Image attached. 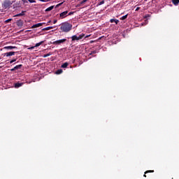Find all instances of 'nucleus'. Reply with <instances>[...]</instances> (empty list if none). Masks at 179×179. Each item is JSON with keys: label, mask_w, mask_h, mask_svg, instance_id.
Segmentation results:
<instances>
[{"label": "nucleus", "mask_w": 179, "mask_h": 179, "mask_svg": "<svg viewBox=\"0 0 179 179\" xmlns=\"http://www.w3.org/2000/svg\"><path fill=\"white\" fill-rule=\"evenodd\" d=\"M43 24H44V23H38V24H34V25L31 27V29H36V28H37V27H41Z\"/></svg>", "instance_id": "423d86ee"}, {"label": "nucleus", "mask_w": 179, "mask_h": 179, "mask_svg": "<svg viewBox=\"0 0 179 179\" xmlns=\"http://www.w3.org/2000/svg\"><path fill=\"white\" fill-rule=\"evenodd\" d=\"M12 71H16V69H15V67L13 69H11Z\"/></svg>", "instance_id": "e433bc0d"}, {"label": "nucleus", "mask_w": 179, "mask_h": 179, "mask_svg": "<svg viewBox=\"0 0 179 179\" xmlns=\"http://www.w3.org/2000/svg\"><path fill=\"white\" fill-rule=\"evenodd\" d=\"M53 28H54V27H48L43 28V29H42V31H47V30H51V29H53Z\"/></svg>", "instance_id": "2eb2a0df"}, {"label": "nucleus", "mask_w": 179, "mask_h": 179, "mask_svg": "<svg viewBox=\"0 0 179 179\" xmlns=\"http://www.w3.org/2000/svg\"><path fill=\"white\" fill-rule=\"evenodd\" d=\"M62 72H64V71L62 69H58L57 71H56V75H61V73H62Z\"/></svg>", "instance_id": "f3484780"}, {"label": "nucleus", "mask_w": 179, "mask_h": 179, "mask_svg": "<svg viewBox=\"0 0 179 179\" xmlns=\"http://www.w3.org/2000/svg\"><path fill=\"white\" fill-rule=\"evenodd\" d=\"M61 19H65L68 16V11H64L59 14Z\"/></svg>", "instance_id": "20e7f679"}, {"label": "nucleus", "mask_w": 179, "mask_h": 179, "mask_svg": "<svg viewBox=\"0 0 179 179\" xmlns=\"http://www.w3.org/2000/svg\"><path fill=\"white\" fill-rule=\"evenodd\" d=\"M54 9V6H51L50 7H48L45 10V12H50V10H52Z\"/></svg>", "instance_id": "ddd939ff"}, {"label": "nucleus", "mask_w": 179, "mask_h": 179, "mask_svg": "<svg viewBox=\"0 0 179 179\" xmlns=\"http://www.w3.org/2000/svg\"><path fill=\"white\" fill-rule=\"evenodd\" d=\"M127 17H128V14L122 16L121 18H120V20H125V19H127Z\"/></svg>", "instance_id": "4be33fe9"}, {"label": "nucleus", "mask_w": 179, "mask_h": 179, "mask_svg": "<svg viewBox=\"0 0 179 179\" xmlns=\"http://www.w3.org/2000/svg\"><path fill=\"white\" fill-rule=\"evenodd\" d=\"M73 15V12H70V13H69V14L67 15V16H71V15Z\"/></svg>", "instance_id": "72a5a7b5"}, {"label": "nucleus", "mask_w": 179, "mask_h": 179, "mask_svg": "<svg viewBox=\"0 0 179 179\" xmlns=\"http://www.w3.org/2000/svg\"><path fill=\"white\" fill-rule=\"evenodd\" d=\"M88 0H83L80 3L81 5H83V3H86V1H87Z\"/></svg>", "instance_id": "c85d7f7f"}, {"label": "nucleus", "mask_w": 179, "mask_h": 179, "mask_svg": "<svg viewBox=\"0 0 179 179\" xmlns=\"http://www.w3.org/2000/svg\"><path fill=\"white\" fill-rule=\"evenodd\" d=\"M9 22H12V18L8 19L5 21V23H9Z\"/></svg>", "instance_id": "bb28decb"}, {"label": "nucleus", "mask_w": 179, "mask_h": 179, "mask_svg": "<svg viewBox=\"0 0 179 179\" xmlns=\"http://www.w3.org/2000/svg\"><path fill=\"white\" fill-rule=\"evenodd\" d=\"M65 41H66V39L63 38V39H60V40H57V41L51 42V44H53L54 45H59V44H64V43H65Z\"/></svg>", "instance_id": "7ed1b4c3"}, {"label": "nucleus", "mask_w": 179, "mask_h": 179, "mask_svg": "<svg viewBox=\"0 0 179 179\" xmlns=\"http://www.w3.org/2000/svg\"><path fill=\"white\" fill-rule=\"evenodd\" d=\"M21 86H23V83H16L15 84V89H17V88H19V87H21Z\"/></svg>", "instance_id": "9d476101"}, {"label": "nucleus", "mask_w": 179, "mask_h": 179, "mask_svg": "<svg viewBox=\"0 0 179 179\" xmlns=\"http://www.w3.org/2000/svg\"><path fill=\"white\" fill-rule=\"evenodd\" d=\"M50 55H52V52H49L46 55H43V58H47V57H50Z\"/></svg>", "instance_id": "b1692460"}, {"label": "nucleus", "mask_w": 179, "mask_h": 179, "mask_svg": "<svg viewBox=\"0 0 179 179\" xmlns=\"http://www.w3.org/2000/svg\"><path fill=\"white\" fill-rule=\"evenodd\" d=\"M148 173H155V171L154 170L146 171L145 172V174L143 175V177H146V174H148Z\"/></svg>", "instance_id": "dca6fc26"}, {"label": "nucleus", "mask_w": 179, "mask_h": 179, "mask_svg": "<svg viewBox=\"0 0 179 179\" xmlns=\"http://www.w3.org/2000/svg\"><path fill=\"white\" fill-rule=\"evenodd\" d=\"M148 17H150V15L149 14H147L144 16V19H148Z\"/></svg>", "instance_id": "c756f323"}, {"label": "nucleus", "mask_w": 179, "mask_h": 179, "mask_svg": "<svg viewBox=\"0 0 179 179\" xmlns=\"http://www.w3.org/2000/svg\"><path fill=\"white\" fill-rule=\"evenodd\" d=\"M17 26H18V27H22V26H23V20H17Z\"/></svg>", "instance_id": "0eeeda50"}, {"label": "nucleus", "mask_w": 179, "mask_h": 179, "mask_svg": "<svg viewBox=\"0 0 179 179\" xmlns=\"http://www.w3.org/2000/svg\"><path fill=\"white\" fill-rule=\"evenodd\" d=\"M15 48H17L16 46H6L4 47L5 50H13Z\"/></svg>", "instance_id": "f8f14e48"}, {"label": "nucleus", "mask_w": 179, "mask_h": 179, "mask_svg": "<svg viewBox=\"0 0 179 179\" xmlns=\"http://www.w3.org/2000/svg\"><path fill=\"white\" fill-rule=\"evenodd\" d=\"M0 69H1V66H0Z\"/></svg>", "instance_id": "ea45409f"}, {"label": "nucleus", "mask_w": 179, "mask_h": 179, "mask_svg": "<svg viewBox=\"0 0 179 179\" xmlns=\"http://www.w3.org/2000/svg\"><path fill=\"white\" fill-rule=\"evenodd\" d=\"M60 30L63 33H69L72 30V24L68 22H64L61 24Z\"/></svg>", "instance_id": "f257e3e1"}, {"label": "nucleus", "mask_w": 179, "mask_h": 179, "mask_svg": "<svg viewBox=\"0 0 179 179\" xmlns=\"http://www.w3.org/2000/svg\"><path fill=\"white\" fill-rule=\"evenodd\" d=\"M172 3H173V5H178L179 3V0H172Z\"/></svg>", "instance_id": "a211bd4d"}, {"label": "nucleus", "mask_w": 179, "mask_h": 179, "mask_svg": "<svg viewBox=\"0 0 179 179\" xmlns=\"http://www.w3.org/2000/svg\"><path fill=\"white\" fill-rule=\"evenodd\" d=\"M71 40L72 41H78L79 38H78V36L73 35V36H71Z\"/></svg>", "instance_id": "9b49d317"}, {"label": "nucleus", "mask_w": 179, "mask_h": 179, "mask_svg": "<svg viewBox=\"0 0 179 179\" xmlns=\"http://www.w3.org/2000/svg\"><path fill=\"white\" fill-rule=\"evenodd\" d=\"M83 37H85V34H82L78 36V40H82V38H83Z\"/></svg>", "instance_id": "aec40b11"}, {"label": "nucleus", "mask_w": 179, "mask_h": 179, "mask_svg": "<svg viewBox=\"0 0 179 179\" xmlns=\"http://www.w3.org/2000/svg\"><path fill=\"white\" fill-rule=\"evenodd\" d=\"M13 3L10 1V0H4L3 2L1 3V6L3 9H10V6Z\"/></svg>", "instance_id": "f03ea898"}, {"label": "nucleus", "mask_w": 179, "mask_h": 179, "mask_svg": "<svg viewBox=\"0 0 179 179\" xmlns=\"http://www.w3.org/2000/svg\"><path fill=\"white\" fill-rule=\"evenodd\" d=\"M57 20H55L53 21V24H55V23H57Z\"/></svg>", "instance_id": "c9c22d12"}, {"label": "nucleus", "mask_w": 179, "mask_h": 179, "mask_svg": "<svg viewBox=\"0 0 179 179\" xmlns=\"http://www.w3.org/2000/svg\"><path fill=\"white\" fill-rule=\"evenodd\" d=\"M15 54H16V52H6L4 55L6 57H12V55H15Z\"/></svg>", "instance_id": "39448f33"}, {"label": "nucleus", "mask_w": 179, "mask_h": 179, "mask_svg": "<svg viewBox=\"0 0 179 179\" xmlns=\"http://www.w3.org/2000/svg\"><path fill=\"white\" fill-rule=\"evenodd\" d=\"M30 3H36V0H28Z\"/></svg>", "instance_id": "cd10ccee"}, {"label": "nucleus", "mask_w": 179, "mask_h": 179, "mask_svg": "<svg viewBox=\"0 0 179 179\" xmlns=\"http://www.w3.org/2000/svg\"><path fill=\"white\" fill-rule=\"evenodd\" d=\"M35 48H36V46H32L31 48H29V50H34Z\"/></svg>", "instance_id": "f704fd0d"}, {"label": "nucleus", "mask_w": 179, "mask_h": 179, "mask_svg": "<svg viewBox=\"0 0 179 179\" xmlns=\"http://www.w3.org/2000/svg\"><path fill=\"white\" fill-rule=\"evenodd\" d=\"M62 3H64V2H62L60 3H58L57 6H56V8H58L59 6H61V5H62Z\"/></svg>", "instance_id": "2f4dec72"}, {"label": "nucleus", "mask_w": 179, "mask_h": 179, "mask_svg": "<svg viewBox=\"0 0 179 179\" xmlns=\"http://www.w3.org/2000/svg\"><path fill=\"white\" fill-rule=\"evenodd\" d=\"M13 62H16V59L10 61V64H13Z\"/></svg>", "instance_id": "7c9ffc66"}, {"label": "nucleus", "mask_w": 179, "mask_h": 179, "mask_svg": "<svg viewBox=\"0 0 179 179\" xmlns=\"http://www.w3.org/2000/svg\"><path fill=\"white\" fill-rule=\"evenodd\" d=\"M110 23H115V24H118L120 23V20L117 19H110Z\"/></svg>", "instance_id": "6e6552de"}, {"label": "nucleus", "mask_w": 179, "mask_h": 179, "mask_svg": "<svg viewBox=\"0 0 179 179\" xmlns=\"http://www.w3.org/2000/svg\"><path fill=\"white\" fill-rule=\"evenodd\" d=\"M96 53H97V51L94 50V51H92L91 53H90V55H93V54H96Z\"/></svg>", "instance_id": "393cba45"}, {"label": "nucleus", "mask_w": 179, "mask_h": 179, "mask_svg": "<svg viewBox=\"0 0 179 179\" xmlns=\"http://www.w3.org/2000/svg\"><path fill=\"white\" fill-rule=\"evenodd\" d=\"M48 23H51V21H49Z\"/></svg>", "instance_id": "58836bf2"}, {"label": "nucleus", "mask_w": 179, "mask_h": 179, "mask_svg": "<svg viewBox=\"0 0 179 179\" xmlns=\"http://www.w3.org/2000/svg\"><path fill=\"white\" fill-rule=\"evenodd\" d=\"M13 7L14 8H20V5L19 4V3H15L13 4Z\"/></svg>", "instance_id": "412c9836"}, {"label": "nucleus", "mask_w": 179, "mask_h": 179, "mask_svg": "<svg viewBox=\"0 0 179 179\" xmlns=\"http://www.w3.org/2000/svg\"><path fill=\"white\" fill-rule=\"evenodd\" d=\"M41 2H49L50 0H39Z\"/></svg>", "instance_id": "473e14b6"}, {"label": "nucleus", "mask_w": 179, "mask_h": 179, "mask_svg": "<svg viewBox=\"0 0 179 179\" xmlns=\"http://www.w3.org/2000/svg\"><path fill=\"white\" fill-rule=\"evenodd\" d=\"M87 37H90V35L85 36V38H87Z\"/></svg>", "instance_id": "4c0bfd02"}, {"label": "nucleus", "mask_w": 179, "mask_h": 179, "mask_svg": "<svg viewBox=\"0 0 179 179\" xmlns=\"http://www.w3.org/2000/svg\"><path fill=\"white\" fill-rule=\"evenodd\" d=\"M99 6L100 5H104V0H102L101 1H100L99 3H98Z\"/></svg>", "instance_id": "a878e982"}, {"label": "nucleus", "mask_w": 179, "mask_h": 179, "mask_svg": "<svg viewBox=\"0 0 179 179\" xmlns=\"http://www.w3.org/2000/svg\"><path fill=\"white\" fill-rule=\"evenodd\" d=\"M24 13H26V11H22L21 13L19 14H16L15 15H14V17H18L20 16H24Z\"/></svg>", "instance_id": "1a4fd4ad"}, {"label": "nucleus", "mask_w": 179, "mask_h": 179, "mask_svg": "<svg viewBox=\"0 0 179 179\" xmlns=\"http://www.w3.org/2000/svg\"><path fill=\"white\" fill-rule=\"evenodd\" d=\"M22 66H23V65H22V64L17 65L15 66V71L17 69H20V68H22Z\"/></svg>", "instance_id": "6ab92c4d"}, {"label": "nucleus", "mask_w": 179, "mask_h": 179, "mask_svg": "<svg viewBox=\"0 0 179 179\" xmlns=\"http://www.w3.org/2000/svg\"><path fill=\"white\" fill-rule=\"evenodd\" d=\"M44 43V41H41L35 45V47H40Z\"/></svg>", "instance_id": "5701e85b"}, {"label": "nucleus", "mask_w": 179, "mask_h": 179, "mask_svg": "<svg viewBox=\"0 0 179 179\" xmlns=\"http://www.w3.org/2000/svg\"><path fill=\"white\" fill-rule=\"evenodd\" d=\"M69 66V63L65 62V63H64V64L61 66V68H68Z\"/></svg>", "instance_id": "4468645a"}]
</instances>
